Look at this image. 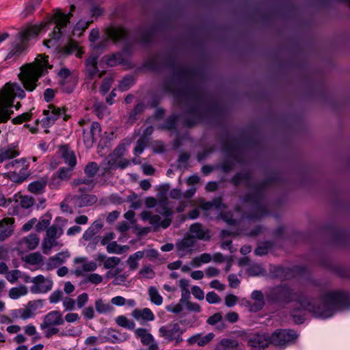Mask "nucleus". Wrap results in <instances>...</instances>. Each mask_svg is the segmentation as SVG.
<instances>
[{
  "label": "nucleus",
  "instance_id": "obj_1",
  "mask_svg": "<svg viewBox=\"0 0 350 350\" xmlns=\"http://www.w3.org/2000/svg\"><path fill=\"white\" fill-rule=\"evenodd\" d=\"M267 298L275 302L287 304L297 301L299 308H295L291 316L297 324L303 323L305 320V312H312L316 317L327 319L349 304L347 293L340 291H327L323 293L315 306L316 301L295 293L293 289L286 285L272 288L267 295Z\"/></svg>",
  "mask_w": 350,
  "mask_h": 350
},
{
  "label": "nucleus",
  "instance_id": "obj_2",
  "mask_svg": "<svg viewBox=\"0 0 350 350\" xmlns=\"http://www.w3.org/2000/svg\"><path fill=\"white\" fill-rule=\"evenodd\" d=\"M236 185H244L247 187L251 193L243 199L244 207L247 212L242 215L243 219L256 221L268 214L264 198L265 188L267 182L257 183L250 172H242L237 174L232 178Z\"/></svg>",
  "mask_w": 350,
  "mask_h": 350
},
{
  "label": "nucleus",
  "instance_id": "obj_3",
  "mask_svg": "<svg viewBox=\"0 0 350 350\" xmlns=\"http://www.w3.org/2000/svg\"><path fill=\"white\" fill-rule=\"evenodd\" d=\"M51 68L52 66L49 64L48 57L39 55L33 64L21 67L18 76L24 88L28 91H33L37 86L36 82L38 79Z\"/></svg>",
  "mask_w": 350,
  "mask_h": 350
},
{
  "label": "nucleus",
  "instance_id": "obj_4",
  "mask_svg": "<svg viewBox=\"0 0 350 350\" xmlns=\"http://www.w3.org/2000/svg\"><path fill=\"white\" fill-rule=\"evenodd\" d=\"M46 24L41 23L38 25H31L24 31L18 34L12 49L8 53L7 57L12 58L14 55H18L27 46V42L31 38L36 37L42 29H44Z\"/></svg>",
  "mask_w": 350,
  "mask_h": 350
},
{
  "label": "nucleus",
  "instance_id": "obj_5",
  "mask_svg": "<svg viewBox=\"0 0 350 350\" xmlns=\"http://www.w3.org/2000/svg\"><path fill=\"white\" fill-rule=\"evenodd\" d=\"M75 6H70V11L68 14H66L60 11H57L54 14V21L56 23L53 32L50 35L51 37L44 42V45L47 48H54L57 49L59 47L58 41L62 37V33L61 29L66 27L69 23L70 16H72V12L75 10Z\"/></svg>",
  "mask_w": 350,
  "mask_h": 350
},
{
  "label": "nucleus",
  "instance_id": "obj_6",
  "mask_svg": "<svg viewBox=\"0 0 350 350\" xmlns=\"http://www.w3.org/2000/svg\"><path fill=\"white\" fill-rule=\"evenodd\" d=\"M79 125L82 127L83 143L88 148H92L96 140L100 137L101 127L98 122L80 120Z\"/></svg>",
  "mask_w": 350,
  "mask_h": 350
},
{
  "label": "nucleus",
  "instance_id": "obj_7",
  "mask_svg": "<svg viewBox=\"0 0 350 350\" xmlns=\"http://www.w3.org/2000/svg\"><path fill=\"white\" fill-rule=\"evenodd\" d=\"M63 232V228L57 224H53L46 229L42 241V250L44 254H49L51 249L58 245L57 239Z\"/></svg>",
  "mask_w": 350,
  "mask_h": 350
},
{
  "label": "nucleus",
  "instance_id": "obj_8",
  "mask_svg": "<svg viewBox=\"0 0 350 350\" xmlns=\"http://www.w3.org/2000/svg\"><path fill=\"white\" fill-rule=\"evenodd\" d=\"M183 333L184 330L181 329L178 323H168L159 329L160 337L167 342H175V345H178L183 340L182 338Z\"/></svg>",
  "mask_w": 350,
  "mask_h": 350
},
{
  "label": "nucleus",
  "instance_id": "obj_9",
  "mask_svg": "<svg viewBox=\"0 0 350 350\" xmlns=\"http://www.w3.org/2000/svg\"><path fill=\"white\" fill-rule=\"evenodd\" d=\"M125 148L123 145L117 147L113 153L109 156L107 163L103 167V175L108 174L111 170L120 167L124 169L129 165V161L127 160H122L120 159L121 156L124 154Z\"/></svg>",
  "mask_w": 350,
  "mask_h": 350
},
{
  "label": "nucleus",
  "instance_id": "obj_10",
  "mask_svg": "<svg viewBox=\"0 0 350 350\" xmlns=\"http://www.w3.org/2000/svg\"><path fill=\"white\" fill-rule=\"evenodd\" d=\"M62 116L64 121H67L70 118V116L66 113L64 108L62 109L53 105H49L48 109L43 111V118L41 119L42 126L44 128L51 127Z\"/></svg>",
  "mask_w": 350,
  "mask_h": 350
},
{
  "label": "nucleus",
  "instance_id": "obj_11",
  "mask_svg": "<svg viewBox=\"0 0 350 350\" xmlns=\"http://www.w3.org/2000/svg\"><path fill=\"white\" fill-rule=\"evenodd\" d=\"M297 338V334L291 329L277 330L270 335L271 345L285 347L293 343Z\"/></svg>",
  "mask_w": 350,
  "mask_h": 350
},
{
  "label": "nucleus",
  "instance_id": "obj_12",
  "mask_svg": "<svg viewBox=\"0 0 350 350\" xmlns=\"http://www.w3.org/2000/svg\"><path fill=\"white\" fill-rule=\"evenodd\" d=\"M43 306L42 300H36L29 301L25 307L14 310L12 312V316L15 319L27 320L35 316L36 311Z\"/></svg>",
  "mask_w": 350,
  "mask_h": 350
},
{
  "label": "nucleus",
  "instance_id": "obj_13",
  "mask_svg": "<svg viewBox=\"0 0 350 350\" xmlns=\"http://www.w3.org/2000/svg\"><path fill=\"white\" fill-rule=\"evenodd\" d=\"M29 282L33 284L30 287V291L33 294L46 293L52 289L53 285V282L50 278L42 275L31 278Z\"/></svg>",
  "mask_w": 350,
  "mask_h": 350
},
{
  "label": "nucleus",
  "instance_id": "obj_14",
  "mask_svg": "<svg viewBox=\"0 0 350 350\" xmlns=\"http://www.w3.org/2000/svg\"><path fill=\"white\" fill-rule=\"evenodd\" d=\"M191 98L193 101L195 106L193 107L187 113L189 116L192 117V120H187L185 122V125L187 126H191L198 122L201 119V109L200 107V104L201 102V96L198 93V92L196 90H192Z\"/></svg>",
  "mask_w": 350,
  "mask_h": 350
},
{
  "label": "nucleus",
  "instance_id": "obj_15",
  "mask_svg": "<svg viewBox=\"0 0 350 350\" xmlns=\"http://www.w3.org/2000/svg\"><path fill=\"white\" fill-rule=\"evenodd\" d=\"M271 345L270 334L261 332L251 335L247 340V345L252 350H265Z\"/></svg>",
  "mask_w": 350,
  "mask_h": 350
},
{
  "label": "nucleus",
  "instance_id": "obj_16",
  "mask_svg": "<svg viewBox=\"0 0 350 350\" xmlns=\"http://www.w3.org/2000/svg\"><path fill=\"white\" fill-rule=\"evenodd\" d=\"M40 243V238L36 233H31L22 237L17 243V250L20 252H26L35 250Z\"/></svg>",
  "mask_w": 350,
  "mask_h": 350
},
{
  "label": "nucleus",
  "instance_id": "obj_17",
  "mask_svg": "<svg viewBox=\"0 0 350 350\" xmlns=\"http://www.w3.org/2000/svg\"><path fill=\"white\" fill-rule=\"evenodd\" d=\"M64 323L63 314L60 311L52 310L43 317V321L40 325V329H45L51 326H59Z\"/></svg>",
  "mask_w": 350,
  "mask_h": 350
},
{
  "label": "nucleus",
  "instance_id": "obj_18",
  "mask_svg": "<svg viewBox=\"0 0 350 350\" xmlns=\"http://www.w3.org/2000/svg\"><path fill=\"white\" fill-rule=\"evenodd\" d=\"M76 264H81V267H77L75 273L81 275L84 272H92L96 270L98 265L95 261H88L85 257H77L75 258Z\"/></svg>",
  "mask_w": 350,
  "mask_h": 350
},
{
  "label": "nucleus",
  "instance_id": "obj_19",
  "mask_svg": "<svg viewBox=\"0 0 350 350\" xmlns=\"http://www.w3.org/2000/svg\"><path fill=\"white\" fill-rule=\"evenodd\" d=\"M189 235L193 239H197L204 241H208L211 238L208 230L203 228L200 223H195L191 225Z\"/></svg>",
  "mask_w": 350,
  "mask_h": 350
},
{
  "label": "nucleus",
  "instance_id": "obj_20",
  "mask_svg": "<svg viewBox=\"0 0 350 350\" xmlns=\"http://www.w3.org/2000/svg\"><path fill=\"white\" fill-rule=\"evenodd\" d=\"M14 218L6 217L0 221V241L8 239L14 231Z\"/></svg>",
  "mask_w": 350,
  "mask_h": 350
},
{
  "label": "nucleus",
  "instance_id": "obj_21",
  "mask_svg": "<svg viewBox=\"0 0 350 350\" xmlns=\"http://www.w3.org/2000/svg\"><path fill=\"white\" fill-rule=\"evenodd\" d=\"M73 168L60 167L51 178L50 186L52 188L57 187L61 182L68 180L70 178V172Z\"/></svg>",
  "mask_w": 350,
  "mask_h": 350
},
{
  "label": "nucleus",
  "instance_id": "obj_22",
  "mask_svg": "<svg viewBox=\"0 0 350 350\" xmlns=\"http://www.w3.org/2000/svg\"><path fill=\"white\" fill-rule=\"evenodd\" d=\"M214 337L213 333H208L205 336H202V334H196L187 338V342L189 345L197 344L200 347H203L208 344Z\"/></svg>",
  "mask_w": 350,
  "mask_h": 350
},
{
  "label": "nucleus",
  "instance_id": "obj_23",
  "mask_svg": "<svg viewBox=\"0 0 350 350\" xmlns=\"http://www.w3.org/2000/svg\"><path fill=\"white\" fill-rule=\"evenodd\" d=\"M97 55H92L85 60V70L88 77L91 79L98 75L101 77V74H98L99 70L97 67Z\"/></svg>",
  "mask_w": 350,
  "mask_h": 350
},
{
  "label": "nucleus",
  "instance_id": "obj_24",
  "mask_svg": "<svg viewBox=\"0 0 350 350\" xmlns=\"http://www.w3.org/2000/svg\"><path fill=\"white\" fill-rule=\"evenodd\" d=\"M135 336L137 338L139 339L141 342L148 347L153 344H157L153 336L144 328H137L135 329Z\"/></svg>",
  "mask_w": 350,
  "mask_h": 350
},
{
  "label": "nucleus",
  "instance_id": "obj_25",
  "mask_svg": "<svg viewBox=\"0 0 350 350\" xmlns=\"http://www.w3.org/2000/svg\"><path fill=\"white\" fill-rule=\"evenodd\" d=\"M24 164L25 161L23 159H16L8 163L6 165V168L8 170H12V167H17L18 176L25 180L28 178L29 172L28 169L24 166Z\"/></svg>",
  "mask_w": 350,
  "mask_h": 350
},
{
  "label": "nucleus",
  "instance_id": "obj_26",
  "mask_svg": "<svg viewBox=\"0 0 350 350\" xmlns=\"http://www.w3.org/2000/svg\"><path fill=\"white\" fill-rule=\"evenodd\" d=\"M69 256L70 254L68 252L57 253L55 256L49 258L46 264V269L48 270H51L63 264Z\"/></svg>",
  "mask_w": 350,
  "mask_h": 350
},
{
  "label": "nucleus",
  "instance_id": "obj_27",
  "mask_svg": "<svg viewBox=\"0 0 350 350\" xmlns=\"http://www.w3.org/2000/svg\"><path fill=\"white\" fill-rule=\"evenodd\" d=\"M132 316L137 321L144 320L146 321H152L155 318L153 312L148 308H144L143 309H135L132 312Z\"/></svg>",
  "mask_w": 350,
  "mask_h": 350
},
{
  "label": "nucleus",
  "instance_id": "obj_28",
  "mask_svg": "<svg viewBox=\"0 0 350 350\" xmlns=\"http://www.w3.org/2000/svg\"><path fill=\"white\" fill-rule=\"evenodd\" d=\"M60 153L64 162L68 164L70 167L73 168L77 164V158L72 150L67 146H64L60 148Z\"/></svg>",
  "mask_w": 350,
  "mask_h": 350
},
{
  "label": "nucleus",
  "instance_id": "obj_29",
  "mask_svg": "<svg viewBox=\"0 0 350 350\" xmlns=\"http://www.w3.org/2000/svg\"><path fill=\"white\" fill-rule=\"evenodd\" d=\"M108 36L113 41H121L127 36L126 30L122 27H111L108 29Z\"/></svg>",
  "mask_w": 350,
  "mask_h": 350
},
{
  "label": "nucleus",
  "instance_id": "obj_30",
  "mask_svg": "<svg viewBox=\"0 0 350 350\" xmlns=\"http://www.w3.org/2000/svg\"><path fill=\"white\" fill-rule=\"evenodd\" d=\"M46 184L47 178L42 177L39 180L31 182L28 186V189L31 193L40 194L44 191Z\"/></svg>",
  "mask_w": 350,
  "mask_h": 350
},
{
  "label": "nucleus",
  "instance_id": "obj_31",
  "mask_svg": "<svg viewBox=\"0 0 350 350\" xmlns=\"http://www.w3.org/2000/svg\"><path fill=\"white\" fill-rule=\"evenodd\" d=\"M194 244V239L188 235L177 243V249L179 252H182L183 255L189 252Z\"/></svg>",
  "mask_w": 350,
  "mask_h": 350
},
{
  "label": "nucleus",
  "instance_id": "obj_32",
  "mask_svg": "<svg viewBox=\"0 0 350 350\" xmlns=\"http://www.w3.org/2000/svg\"><path fill=\"white\" fill-rule=\"evenodd\" d=\"M23 260L29 265L40 267L43 265L44 257L39 252H33L26 255Z\"/></svg>",
  "mask_w": 350,
  "mask_h": 350
},
{
  "label": "nucleus",
  "instance_id": "obj_33",
  "mask_svg": "<svg viewBox=\"0 0 350 350\" xmlns=\"http://www.w3.org/2000/svg\"><path fill=\"white\" fill-rule=\"evenodd\" d=\"M97 202V198L94 195H81L76 200V204L79 207H85L93 205Z\"/></svg>",
  "mask_w": 350,
  "mask_h": 350
},
{
  "label": "nucleus",
  "instance_id": "obj_34",
  "mask_svg": "<svg viewBox=\"0 0 350 350\" xmlns=\"http://www.w3.org/2000/svg\"><path fill=\"white\" fill-rule=\"evenodd\" d=\"M202 208L204 210L208 211L213 208L222 211L226 205L222 202L220 198H215L211 202H206L202 204Z\"/></svg>",
  "mask_w": 350,
  "mask_h": 350
},
{
  "label": "nucleus",
  "instance_id": "obj_35",
  "mask_svg": "<svg viewBox=\"0 0 350 350\" xmlns=\"http://www.w3.org/2000/svg\"><path fill=\"white\" fill-rule=\"evenodd\" d=\"M150 224L155 228H159L160 227L163 228H167L171 224V219L165 218L164 219L161 220V218L159 215H152Z\"/></svg>",
  "mask_w": 350,
  "mask_h": 350
},
{
  "label": "nucleus",
  "instance_id": "obj_36",
  "mask_svg": "<svg viewBox=\"0 0 350 350\" xmlns=\"http://www.w3.org/2000/svg\"><path fill=\"white\" fill-rule=\"evenodd\" d=\"M19 154L18 150L12 147H7L0 149V163L4 161L14 158Z\"/></svg>",
  "mask_w": 350,
  "mask_h": 350
},
{
  "label": "nucleus",
  "instance_id": "obj_37",
  "mask_svg": "<svg viewBox=\"0 0 350 350\" xmlns=\"http://www.w3.org/2000/svg\"><path fill=\"white\" fill-rule=\"evenodd\" d=\"M106 249L109 254H121L126 252L129 247L127 245H120L116 241H111L107 244Z\"/></svg>",
  "mask_w": 350,
  "mask_h": 350
},
{
  "label": "nucleus",
  "instance_id": "obj_38",
  "mask_svg": "<svg viewBox=\"0 0 350 350\" xmlns=\"http://www.w3.org/2000/svg\"><path fill=\"white\" fill-rule=\"evenodd\" d=\"M206 323L211 325H217L216 329L221 331L224 329L226 326L222 321V316L220 312H216L213 315L211 316L206 320Z\"/></svg>",
  "mask_w": 350,
  "mask_h": 350
},
{
  "label": "nucleus",
  "instance_id": "obj_39",
  "mask_svg": "<svg viewBox=\"0 0 350 350\" xmlns=\"http://www.w3.org/2000/svg\"><path fill=\"white\" fill-rule=\"evenodd\" d=\"M148 293L152 303L157 306H161L163 304V297L155 286H150L148 290Z\"/></svg>",
  "mask_w": 350,
  "mask_h": 350
},
{
  "label": "nucleus",
  "instance_id": "obj_40",
  "mask_svg": "<svg viewBox=\"0 0 350 350\" xmlns=\"http://www.w3.org/2000/svg\"><path fill=\"white\" fill-rule=\"evenodd\" d=\"M28 293V288L25 285H21L17 287L12 288L9 291V297L12 299H17L22 296H25Z\"/></svg>",
  "mask_w": 350,
  "mask_h": 350
},
{
  "label": "nucleus",
  "instance_id": "obj_41",
  "mask_svg": "<svg viewBox=\"0 0 350 350\" xmlns=\"http://www.w3.org/2000/svg\"><path fill=\"white\" fill-rule=\"evenodd\" d=\"M75 186L85 185L86 190H92L95 186V182L92 178H80L73 180Z\"/></svg>",
  "mask_w": 350,
  "mask_h": 350
},
{
  "label": "nucleus",
  "instance_id": "obj_42",
  "mask_svg": "<svg viewBox=\"0 0 350 350\" xmlns=\"http://www.w3.org/2000/svg\"><path fill=\"white\" fill-rule=\"evenodd\" d=\"M96 310L99 314H105L111 312L113 310V308L109 304H105L101 299H98L95 301Z\"/></svg>",
  "mask_w": 350,
  "mask_h": 350
},
{
  "label": "nucleus",
  "instance_id": "obj_43",
  "mask_svg": "<svg viewBox=\"0 0 350 350\" xmlns=\"http://www.w3.org/2000/svg\"><path fill=\"white\" fill-rule=\"evenodd\" d=\"M65 51L68 54L76 52V56L78 57H81L83 53L82 51L79 49L77 42L73 40H70L68 42L67 45L65 46Z\"/></svg>",
  "mask_w": 350,
  "mask_h": 350
},
{
  "label": "nucleus",
  "instance_id": "obj_44",
  "mask_svg": "<svg viewBox=\"0 0 350 350\" xmlns=\"http://www.w3.org/2000/svg\"><path fill=\"white\" fill-rule=\"evenodd\" d=\"M116 322L118 325L129 329H134L135 327V323L133 321L128 319L123 315L117 317L116 319Z\"/></svg>",
  "mask_w": 350,
  "mask_h": 350
},
{
  "label": "nucleus",
  "instance_id": "obj_45",
  "mask_svg": "<svg viewBox=\"0 0 350 350\" xmlns=\"http://www.w3.org/2000/svg\"><path fill=\"white\" fill-rule=\"evenodd\" d=\"M247 272L250 276H258L263 275L265 271L260 265L255 263L249 266Z\"/></svg>",
  "mask_w": 350,
  "mask_h": 350
},
{
  "label": "nucleus",
  "instance_id": "obj_46",
  "mask_svg": "<svg viewBox=\"0 0 350 350\" xmlns=\"http://www.w3.org/2000/svg\"><path fill=\"white\" fill-rule=\"evenodd\" d=\"M42 1V0H31L28 2L22 12L23 17H26L27 15L31 14Z\"/></svg>",
  "mask_w": 350,
  "mask_h": 350
},
{
  "label": "nucleus",
  "instance_id": "obj_47",
  "mask_svg": "<svg viewBox=\"0 0 350 350\" xmlns=\"http://www.w3.org/2000/svg\"><path fill=\"white\" fill-rule=\"evenodd\" d=\"M99 170V167L96 162L89 163L84 169V172L89 178H92L96 174Z\"/></svg>",
  "mask_w": 350,
  "mask_h": 350
},
{
  "label": "nucleus",
  "instance_id": "obj_48",
  "mask_svg": "<svg viewBox=\"0 0 350 350\" xmlns=\"http://www.w3.org/2000/svg\"><path fill=\"white\" fill-rule=\"evenodd\" d=\"M24 332L27 335L33 336V342L40 339V335L38 333L36 327L32 324H29L24 327Z\"/></svg>",
  "mask_w": 350,
  "mask_h": 350
},
{
  "label": "nucleus",
  "instance_id": "obj_49",
  "mask_svg": "<svg viewBox=\"0 0 350 350\" xmlns=\"http://www.w3.org/2000/svg\"><path fill=\"white\" fill-rule=\"evenodd\" d=\"M51 217L45 215L42 217L38 224L36 225V229L38 232H41L44 230H46L51 223Z\"/></svg>",
  "mask_w": 350,
  "mask_h": 350
},
{
  "label": "nucleus",
  "instance_id": "obj_50",
  "mask_svg": "<svg viewBox=\"0 0 350 350\" xmlns=\"http://www.w3.org/2000/svg\"><path fill=\"white\" fill-rule=\"evenodd\" d=\"M120 258L117 256H110L107 258L106 260L104 261L103 267L105 269H110L116 267L120 263Z\"/></svg>",
  "mask_w": 350,
  "mask_h": 350
},
{
  "label": "nucleus",
  "instance_id": "obj_51",
  "mask_svg": "<svg viewBox=\"0 0 350 350\" xmlns=\"http://www.w3.org/2000/svg\"><path fill=\"white\" fill-rule=\"evenodd\" d=\"M81 334V327H68L66 328L65 332H62L59 336L61 337L63 336H72L77 337L79 336Z\"/></svg>",
  "mask_w": 350,
  "mask_h": 350
},
{
  "label": "nucleus",
  "instance_id": "obj_52",
  "mask_svg": "<svg viewBox=\"0 0 350 350\" xmlns=\"http://www.w3.org/2000/svg\"><path fill=\"white\" fill-rule=\"evenodd\" d=\"M103 277L98 273H90L85 278V283H92L93 284H98L103 282Z\"/></svg>",
  "mask_w": 350,
  "mask_h": 350
},
{
  "label": "nucleus",
  "instance_id": "obj_53",
  "mask_svg": "<svg viewBox=\"0 0 350 350\" xmlns=\"http://www.w3.org/2000/svg\"><path fill=\"white\" fill-rule=\"evenodd\" d=\"M134 83V79L133 77L128 76L124 77L120 83L119 88L121 91L128 90Z\"/></svg>",
  "mask_w": 350,
  "mask_h": 350
},
{
  "label": "nucleus",
  "instance_id": "obj_54",
  "mask_svg": "<svg viewBox=\"0 0 350 350\" xmlns=\"http://www.w3.org/2000/svg\"><path fill=\"white\" fill-rule=\"evenodd\" d=\"M63 292L62 290L54 291L49 296V301L51 304H57L63 301Z\"/></svg>",
  "mask_w": 350,
  "mask_h": 350
},
{
  "label": "nucleus",
  "instance_id": "obj_55",
  "mask_svg": "<svg viewBox=\"0 0 350 350\" xmlns=\"http://www.w3.org/2000/svg\"><path fill=\"white\" fill-rule=\"evenodd\" d=\"M156 211L158 213L165 217V218H170L172 215V210L164 204L157 205Z\"/></svg>",
  "mask_w": 350,
  "mask_h": 350
},
{
  "label": "nucleus",
  "instance_id": "obj_56",
  "mask_svg": "<svg viewBox=\"0 0 350 350\" xmlns=\"http://www.w3.org/2000/svg\"><path fill=\"white\" fill-rule=\"evenodd\" d=\"M144 107V105L142 103H139L135 105L133 110L129 115V120L131 123L135 121L137 116L143 111Z\"/></svg>",
  "mask_w": 350,
  "mask_h": 350
},
{
  "label": "nucleus",
  "instance_id": "obj_57",
  "mask_svg": "<svg viewBox=\"0 0 350 350\" xmlns=\"http://www.w3.org/2000/svg\"><path fill=\"white\" fill-rule=\"evenodd\" d=\"M139 275L147 279H152L155 273L150 266H144L139 272Z\"/></svg>",
  "mask_w": 350,
  "mask_h": 350
},
{
  "label": "nucleus",
  "instance_id": "obj_58",
  "mask_svg": "<svg viewBox=\"0 0 350 350\" xmlns=\"http://www.w3.org/2000/svg\"><path fill=\"white\" fill-rule=\"evenodd\" d=\"M44 332V336L46 338H51L53 336L59 334V329L57 326H51L45 329H41Z\"/></svg>",
  "mask_w": 350,
  "mask_h": 350
},
{
  "label": "nucleus",
  "instance_id": "obj_59",
  "mask_svg": "<svg viewBox=\"0 0 350 350\" xmlns=\"http://www.w3.org/2000/svg\"><path fill=\"white\" fill-rule=\"evenodd\" d=\"M221 346L224 349H234L238 347V342L232 339H223L220 342Z\"/></svg>",
  "mask_w": 350,
  "mask_h": 350
},
{
  "label": "nucleus",
  "instance_id": "obj_60",
  "mask_svg": "<svg viewBox=\"0 0 350 350\" xmlns=\"http://www.w3.org/2000/svg\"><path fill=\"white\" fill-rule=\"evenodd\" d=\"M62 301L66 311H71L75 308V301L72 298L66 297L64 298Z\"/></svg>",
  "mask_w": 350,
  "mask_h": 350
},
{
  "label": "nucleus",
  "instance_id": "obj_61",
  "mask_svg": "<svg viewBox=\"0 0 350 350\" xmlns=\"http://www.w3.org/2000/svg\"><path fill=\"white\" fill-rule=\"evenodd\" d=\"M88 295L86 293H83L77 297L75 304H77L79 308H82L88 303Z\"/></svg>",
  "mask_w": 350,
  "mask_h": 350
},
{
  "label": "nucleus",
  "instance_id": "obj_62",
  "mask_svg": "<svg viewBox=\"0 0 350 350\" xmlns=\"http://www.w3.org/2000/svg\"><path fill=\"white\" fill-rule=\"evenodd\" d=\"M206 301L211 304H218L221 301L219 295L214 291L208 292L206 296Z\"/></svg>",
  "mask_w": 350,
  "mask_h": 350
},
{
  "label": "nucleus",
  "instance_id": "obj_63",
  "mask_svg": "<svg viewBox=\"0 0 350 350\" xmlns=\"http://www.w3.org/2000/svg\"><path fill=\"white\" fill-rule=\"evenodd\" d=\"M33 204V200L32 198L25 196H21L20 205L24 208H28Z\"/></svg>",
  "mask_w": 350,
  "mask_h": 350
},
{
  "label": "nucleus",
  "instance_id": "obj_64",
  "mask_svg": "<svg viewBox=\"0 0 350 350\" xmlns=\"http://www.w3.org/2000/svg\"><path fill=\"white\" fill-rule=\"evenodd\" d=\"M113 83L112 78H106L103 80L101 86H100V92L103 94H105L109 90Z\"/></svg>",
  "mask_w": 350,
  "mask_h": 350
}]
</instances>
